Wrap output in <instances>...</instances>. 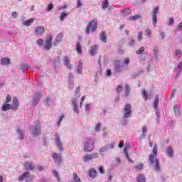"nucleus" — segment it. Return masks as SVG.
Listing matches in <instances>:
<instances>
[{
    "mask_svg": "<svg viewBox=\"0 0 182 182\" xmlns=\"http://www.w3.org/2000/svg\"><path fill=\"white\" fill-rule=\"evenodd\" d=\"M73 181L74 182H82L80 180V178H79V176H77V173H73Z\"/></svg>",
    "mask_w": 182,
    "mask_h": 182,
    "instance_id": "obj_31",
    "label": "nucleus"
},
{
    "mask_svg": "<svg viewBox=\"0 0 182 182\" xmlns=\"http://www.w3.org/2000/svg\"><path fill=\"white\" fill-rule=\"evenodd\" d=\"M91 32H96L97 31V20H92L89 22V23L87 25L86 29H85V33L87 35H89Z\"/></svg>",
    "mask_w": 182,
    "mask_h": 182,
    "instance_id": "obj_2",
    "label": "nucleus"
},
{
    "mask_svg": "<svg viewBox=\"0 0 182 182\" xmlns=\"http://www.w3.org/2000/svg\"><path fill=\"white\" fill-rule=\"evenodd\" d=\"M142 97L144 100H147L149 99V95H147V91L146 90H142Z\"/></svg>",
    "mask_w": 182,
    "mask_h": 182,
    "instance_id": "obj_33",
    "label": "nucleus"
},
{
    "mask_svg": "<svg viewBox=\"0 0 182 182\" xmlns=\"http://www.w3.org/2000/svg\"><path fill=\"white\" fill-rule=\"evenodd\" d=\"M29 68H30L29 65L23 63L21 64L20 69L21 70H23L24 69H29Z\"/></svg>",
    "mask_w": 182,
    "mask_h": 182,
    "instance_id": "obj_37",
    "label": "nucleus"
},
{
    "mask_svg": "<svg viewBox=\"0 0 182 182\" xmlns=\"http://www.w3.org/2000/svg\"><path fill=\"white\" fill-rule=\"evenodd\" d=\"M1 63L2 65H9V63H11V60H9V58H2Z\"/></svg>",
    "mask_w": 182,
    "mask_h": 182,
    "instance_id": "obj_28",
    "label": "nucleus"
},
{
    "mask_svg": "<svg viewBox=\"0 0 182 182\" xmlns=\"http://www.w3.org/2000/svg\"><path fill=\"white\" fill-rule=\"evenodd\" d=\"M98 48H99V46L97 45H95L91 47L90 53L92 56H94V55L96 54V51L97 50Z\"/></svg>",
    "mask_w": 182,
    "mask_h": 182,
    "instance_id": "obj_22",
    "label": "nucleus"
},
{
    "mask_svg": "<svg viewBox=\"0 0 182 182\" xmlns=\"http://www.w3.org/2000/svg\"><path fill=\"white\" fill-rule=\"evenodd\" d=\"M82 6V1L80 0L77 1V8H80Z\"/></svg>",
    "mask_w": 182,
    "mask_h": 182,
    "instance_id": "obj_60",
    "label": "nucleus"
},
{
    "mask_svg": "<svg viewBox=\"0 0 182 182\" xmlns=\"http://www.w3.org/2000/svg\"><path fill=\"white\" fill-rule=\"evenodd\" d=\"M53 9V4H48L47 7V11H52Z\"/></svg>",
    "mask_w": 182,
    "mask_h": 182,
    "instance_id": "obj_48",
    "label": "nucleus"
},
{
    "mask_svg": "<svg viewBox=\"0 0 182 182\" xmlns=\"http://www.w3.org/2000/svg\"><path fill=\"white\" fill-rule=\"evenodd\" d=\"M124 64L127 65L128 63H130V60L129 58H126L124 60Z\"/></svg>",
    "mask_w": 182,
    "mask_h": 182,
    "instance_id": "obj_58",
    "label": "nucleus"
},
{
    "mask_svg": "<svg viewBox=\"0 0 182 182\" xmlns=\"http://www.w3.org/2000/svg\"><path fill=\"white\" fill-rule=\"evenodd\" d=\"M143 164L142 163H139L136 166H134L135 171L139 172V171H141L143 170Z\"/></svg>",
    "mask_w": 182,
    "mask_h": 182,
    "instance_id": "obj_23",
    "label": "nucleus"
},
{
    "mask_svg": "<svg viewBox=\"0 0 182 182\" xmlns=\"http://www.w3.org/2000/svg\"><path fill=\"white\" fill-rule=\"evenodd\" d=\"M122 70V68L121 67H116L115 68V72H120Z\"/></svg>",
    "mask_w": 182,
    "mask_h": 182,
    "instance_id": "obj_63",
    "label": "nucleus"
},
{
    "mask_svg": "<svg viewBox=\"0 0 182 182\" xmlns=\"http://www.w3.org/2000/svg\"><path fill=\"white\" fill-rule=\"evenodd\" d=\"M159 102H160V100L159 99V96L156 95L155 96V100L154 102V107L155 109H157L158 106H159Z\"/></svg>",
    "mask_w": 182,
    "mask_h": 182,
    "instance_id": "obj_26",
    "label": "nucleus"
},
{
    "mask_svg": "<svg viewBox=\"0 0 182 182\" xmlns=\"http://www.w3.org/2000/svg\"><path fill=\"white\" fill-rule=\"evenodd\" d=\"M157 158V144H154L152 149V154L149 155V161L154 167L155 171H160V162Z\"/></svg>",
    "mask_w": 182,
    "mask_h": 182,
    "instance_id": "obj_1",
    "label": "nucleus"
},
{
    "mask_svg": "<svg viewBox=\"0 0 182 182\" xmlns=\"http://www.w3.org/2000/svg\"><path fill=\"white\" fill-rule=\"evenodd\" d=\"M11 95H7L6 96V104L9 103V102H11Z\"/></svg>",
    "mask_w": 182,
    "mask_h": 182,
    "instance_id": "obj_52",
    "label": "nucleus"
},
{
    "mask_svg": "<svg viewBox=\"0 0 182 182\" xmlns=\"http://www.w3.org/2000/svg\"><path fill=\"white\" fill-rule=\"evenodd\" d=\"M89 176L91 178H96L97 176V171L93 168H91L89 171Z\"/></svg>",
    "mask_w": 182,
    "mask_h": 182,
    "instance_id": "obj_17",
    "label": "nucleus"
},
{
    "mask_svg": "<svg viewBox=\"0 0 182 182\" xmlns=\"http://www.w3.org/2000/svg\"><path fill=\"white\" fill-rule=\"evenodd\" d=\"M140 18H141V16L139 14H136V15L129 17L128 19L129 21H137V19H140Z\"/></svg>",
    "mask_w": 182,
    "mask_h": 182,
    "instance_id": "obj_29",
    "label": "nucleus"
},
{
    "mask_svg": "<svg viewBox=\"0 0 182 182\" xmlns=\"http://www.w3.org/2000/svg\"><path fill=\"white\" fill-rule=\"evenodd\" d=\"M138 182H146V176L144 175H139L136 177Z\"/></svg>",
    "mask_w": 182,
    "mask_h": 182,
    "instance_id": "obj_24",
    "label": "nucleus"
},
{
    "mask_svg": "<svg viewBox=\"0 0 182 182\" xmlns=\"http://www.w3.org/2000/svg\"><path fill=\"white\" fill-rule=\"evenodd\" d=\"M98 170L101 174H105V169L103 168V166H100Z\"/></svg>",
    "mask_w": 182,
    "mask_h": 182,
    "instance_id": "obj_53",
    "label": "nucleus"
},
{
    "mask_svg": "<svg viewBox=\"0 0 182 182\" xmlns=\"http://www.w3.org/2000/svg\"><path fill=\"white\" fill-rule=\"evenodd\" d=\"M110 149V146H104L100 149V153L102 156H104L105 153H107L109 151V149Z\"/></svg>",
    "mask_w": 182,
    "mask_h": 182,
    "instance_id": "obj_21",
    "label": "nucleus"
},
{
    "mask_svg": "<svg viewBox=\"0 0 182 182\" xmlns=\"http://www.w3.org/2000/svg\"><path fill=\"white\" fill-rule=\"evenodd\" d=\"M106 73H107V76H112V70H107Z\"/></svg>",
    "mask_w": 182,
    "mask_h": 182,
    "instance_id": "obj_57",
    "label": "nucleus"
},
{
    "mask_svg": "<svg viewBox=\"0 0 182 182\" xmlns=\"http://www.w3.org/2000/svg\"><path fill=\"white\" fill-rule=\"evenodd\" d=\"M160 11V9L159 8V6H156L152 14V21H153V23L154 25H156V23H157V14H159V11Z\"/></svg>",
    "mask_w": 182,
    "mask_h": 182,
    "instance_id": "obj_11",
    "label": "nucleus"
},
{
    "mask_svg": "<svg viewBox=\"0 0 182 182\" xmlns=\"http://www.w3.org/2000/svg\"><path fill=\"white\" fill-rule=\"evenodd\" d=\"M166 154L169 156V157H173V148L171 147H168L166 149Z\"/></svg>",
    "mask_w": 182,
    "mask_h": 182,
    "instance_id": "obj_32",
    "label": "nucleus"
},
{
    "mask_svg": "<svg viewBox=\"0 0 182 182\" xmlns=\"http://www.w3.org/2000/svg\"><path fill=\"white\" fill-rule=\"evenodd\" d=\"M125 86V90H124V96L125 97H127V96H129V95H130V86L129 85V84H124Z\"/></svg>",
    "mask_w": 182,
    "mask_h": 182,
    "instance_id": "obj_18",
    "label": "nucleus"
},
{
    "mask_svg": "<svg viewBox=\"0 0 182 182\" xmlns=\"http://www.w3.org/2000/svg\"><path fill=\"white\" fill-rule=\"evenodd\" d=\"M54 141H55L56 146L59 149V151H62L63 148L62 147V141H60V137L59 136L58 134H55Z\"/></svg>",
    "mask_w": 182,
    "mask_h": 182,
    "instance_id": "obj_8",
    "label": "nucleus"
},
{
    "mask_svg": "<svg viewBox=\"0 0 182 182\" xmlns=\"http://www.w3.org/2000/svg\"><path fill=\"white\" fill-rule=\"evenodd\" d=\"M102 127V124L101 123H98L95 127V130H96V132H99V130H100V128Z\"/></svg>",
    "mask_w": 182,
    "mask_h": 182,
    "instance_id": "obj_46",
    "label": "nucleus"
},
{
    "mask_svg": "<svg viewBox=\"0 0 182 182\" xmlns=\"http://www.w3.org/2000/svg\"><path fill=\"white\" fill-rule=\"evenodd\" d=\"M23 180H26V182H31L32 178H31V173L28 171L24 172L18 178V181H22Z\"/></svg>",
    "mask_w": 182,
    "mask_h": 182,
    "instance_id": "obj_5",
    "label": "nucleus"
},
{
    "mask_svg": "<svg viewBox=\"0 0 182 182\" xmlns=\"http://www.w3.org/2000/svg\"><path fill=\"white\" fill-rule=\"evenodd\" d=\"M101 6L103 8V9H106V8L109 6V1L107 0L105 1L102 3Z\"/></svg>",
    "mask_w": 182,
    "mask_h": 182,
    "instance_id": "obj_36",
    "label": "nucleus"
},
{
    "mask_svg": "<svg viewBox=\"0 0 182 182\" xmlns=\"http://www.w3.org/2000/svg\"><path fill=\"white\" fill-rule=\"evenodd\" d=\"M34 33L37 36H39L41 35H43V33H45V27L40 26L36 27L35 30H34Z\"/></svg>",
    "mask_w": 182,
    "mask_h": 182,
    "instance_id": "obj_10",
    "label": "nucleus"
},
{
    "mask_svg": "<svg viewBox=\"0 0 182 182\" xmlns=\"http://www.w3.org/2000/svg\"><path fill=\"white\" fill-rule=\"evenodd\" d=\"M18 107H19V102H18V98H13V104L11 105L12 110H18Z\"/></svg>",
    "mask_w": 182,
    "mask_h": 182,
    "instance_id": "obj_14",
    "label": "nucleus"
},
{
    "mask_svg": "<svg viewBox=\"0 0 182 182\" xmlns=\"http://www.w3.org/2000/svg\"><path fill=\"white\" fill-rule=\"evenodd\" d=\"M73 109L75 112V113H79V109L77 108V105L75 102H73Z\"/></svg>",
    "mask_w": 182,
    "mask_h": 182,
    "instance_id": "obj_47",
    "label": "nucleus"
},
{
    "mask_svg": "<svg viewBox=\"0 0 182 182\" xmlns=\"http://www.w3.org/2000/svg\"><path fill=\"white\" fill-rule=\"evenodd\" d=\"M124 119L132 117V105L130 104L125 105L124 107Z\"/></svg>",
    "mask_w": 182,
    "mask_h": 182,
    "instance_id": "obj_4",
    "label": "nucleus"
},
{
    "mask_svg": "<svg viewBox=\"0 0 182 182\" xmlns=\"http://www.w3.org/2000/svg\"><path fill=\"white\" fill-rule=\"evenodd\" d=\"M52 36L49 35L48 37L46 38V43L44 45V49H46V50H49L50 48H52Z\"/></svg>",
    "mask_w": 182,
    "mask_h": 182,
    "instance_id": "obj_7",
    "label": "nucleus"
},
{
    "mask_svg": "<svg viewBox=\"0 0 182 182\" xmlns=\"http://www.w3.org/2000/svg\"><path fill=\"white\" fill-rule=\"evenodd\" d=\"M63 60L64 62L65 66H66V68L69 70H72V69H73V65H72V63H70V60L69 59V57L64 56Z\"/></svg>",
    "mask_w": 182,
    "mask_h": 182,
    "instance_id": "obj_9",
    "label": "nucleus"
},
{
    "mask_svg": "<svg viewBox=\"0 0 182 182\" xmlns=\"http://www.w3.org/2000/svg\"><path fill=\"white\" fill-rule=\"evenodd\" d=\"M93 149H95V141L91 139H87L84 144V150L90 152Z\"/></svg>",
    "mask_w": 182,
    "mask_h": 182,
    "instance_id": "obj_3",
    "label": "nucleus"
},
{
    "mask_svg": "<svg viewBox=\"0 0 182 182\" xmlns=\"http://www.w3.org/2000/svg\"><path fill=\"white\" fill-rule=\"evenodd\" d=\"M174 23V18H171L169 20H168V25L169 26H173V24Z\"/></svg>",
    "mask_w": 182,
    "mask_h": 182,
    "instance_id": "obj_44",
    "label": "nucleus"
},
{
    "mask_svg": "<svg viewBox=\"0 0 182 182\" xmlns=\"http://www.w3.org/2000/svg\"><path fill=\"white\" fill-rule=\"evenodd\" d=\"M173 112H174V113H178V105H174Z\"/></svg>",
    "mask_w": 182,
    "mask_h": 182,
    "instance_id": "obj_50",
    "label": "nucleus"
},
{
    "mask_svg": "<svg viewBox=\"0 0 182 182\" xmlns=\"http://www.w3.org/2000/svg\"><path fill=\"white\" fill-rule=\"evenodd\" d=\"M122 12L124 16H127V15H130L132 14V10L130 9H124Z\"/></svg>",
    "mask_w": 182,
    "mask_h": 182,
    "instance_id": "obj_25",
    "label": "nucleus"
},
{
    "mask_svg": "<svg viewBox=\"0 0 182 182\" xmlns=\"http://www.w3.org/2000/svg\"><path fill=\"white\" fill-rule=\"evenodd\" d=\"M122 90H123V86H122L120 85H117V87L116 88L117 95H120V93L122 92Z\"/></svg>",
    "mask_w": 182,
    "mask_h": 182,
    "instance_id": "obj_34",
    "label": "nucleus"
},
{
    "mask_svg": "<svg viewBox=\"0 0 182 182\" xmlns=\"http://www.w3.org/2000/svg\"><path fill=\"white\" fill-rule=\"evenodd\" d=\"M52 157L55 161V163H56L57 164H60V163H62V156H60V154L53 153L52 154Z\"/></svg>",
    "mask_w": 182,
    "mask_h": 182,
    "instance_id": "obj_13",
    "label": "nucleus"
},
{
    "mask_svg": "<svg viewBox=\"0 0 182 182\" xmlns=\"http://www.w3.org/2000/svg\"><path fill=\"white\" fill-rule=\"evenodd\" d=\"M32 134L33 136H38V134H41V122L39 120L36 122V127L32 129Z\"/></svg>",
    "mask_w": 182,
    "mask_h": 182,
    "instance_id": "obj_6",
    "label": "nucleus"
},
{
    "mask_svg": "<svg viewBox=\"0 0 182 182\" xmlns=\"http://www.w3.org/2000/svg\"><path fill=\"white\" fill-rule=\"evenodd\" d=\"M63 38V33H60L58 35L57 38H55V41L53 42L54 46H58L59 45V42H62Z\"/></svg>",
    "mask_w": 182,
    "mask_h": 182,
    "instance_id": "obj_15",
    "label": "nucleus"
},
{
    "mask_svg": "<svg viewBox=\"0 0 182 182\" xmlns=\"http://www.w3.org/2000/svg\"><path fill=\"white\" fill-rule=\"evenodd\" d=\"M37 43L38 45H39L40 46H42V45H43V39L40 38L37 41Z\"/></svg>",
    "mask_w": 182,
    "mask_h": 182,
    "instance_id": "obj_49",
    "label": "nucleus"
},
{
    "mask_svg": "<svg viewBox=\"0 0 182 182\" xmlns=\"http://www.w3.org/2000/svg\"><path fill=\"white\" fill-rule=\"evenodd\" d=\"M91 159L93 160L94 159H99V154L98 153H93L90 154Z\"/></svg>",
    "mask_w": 182,
    "mask_h": 182,
    "instance_id": "obj_41",
    "label": "nucleus"
},
{
    "mask_svg": "<svg viewBox=\"0 0 182 182\" xmlns=\"http://www.w3.org/2000/svg\"><path fill=\"white\" fill-rule=\"evenodd\" d=\"M178 31H182V21L178 26Z\"/></svg>",
    "mask_w": 182,
    "mask_h": 182,
    "instance_id": "obj_61",
    "label": "nucleus"
},
{
    "mask_svg": "<svg viewBox=\"0 0 182 182\" xmlns=\"http://www.w3.org/2000/svg\"><path fill=\"white\" fill-rule=\"evenodd\" d=\"M82 66H78V68L77 69V73H79L80 75H82Z\"/></svg>",
    "mask_w": 182,
    "mask_h": 182,
    "instance_id": "obj_55",
    "label": "nucleus"
},
{
    "mask_svg": "<svg viewBox=\"0 0 182 182\" xmlns=\"http://www.w3.org/2000/svg\"><path fill=\"white\" fill-rule=\"evenodd\" d=\"M17 132L19 134V139H21V140H23V131H22L21 129H18Z\"/></svg>",
    "mask_w": 182,
    "mask_h": 182,
    "instance_id": "obj_39",
    "label": "nucleus"
},
{
    "mask_svg": "<svg viewBox=\"0 0 182 182\" xmlns=\"http://www.w3.org/2000/svg\"><path fill=\"white\" fill-rule=\"evenodd\" d=\"M137 39L140 42L143 40V33L139 32L138 36H137Z\"/></svg>",
    "mask_w": 182,
    "mask_h": 182,
    "instance_id": "obj_42",
    "label": "nucleus"
},
{
    "mask_svg": "<svg viewBox=\"0 0 182 182\" xmlns=\"http://www.w3.org/2000/svg\"><path fill=\"white\" fill-rule=\"evenodd\" d=\"M66 16H68V14L62 13L60 16V21H63L65 19V18H66Z\"/></svg>",
    "mask_w": 182,
    "mask_h": 182,
    "instance_id": "obj_45",
    "label": "nucleus"
},
{
    "mask_svg": "<svg viewBox=\"0 0 182 182\" xmlns=\"http://www.w3.org/2000/svg\"><path fill=\"white\" fill-rule=\"evenodd\" d=\"M33 21H35L34 18H30L24 22V25L26 26H31V25H32V23H33Z\"/></svg>",
    "mask_w": 182,
    "mask_h": 182,
    "instance_id": "obj_27",
    "label": "nucleus"
},
{
    "mask_svg": "<svg viewBox=\"0 0 182 182\" xmlns=\"http://www.w3.org/2000/svg\"><path fill=\"white\" fill-rule=\"evenodd\" d=\"M142 52H144V47H141L139 50L136 51V53L137 55H140V53H142Z\"/></svg>",
    "mask_w": 182,
    "mask_h": 182,
    "instance_id": "obj_43",
    "label": "nucleus"
},
{
    "mask_svg": "<svg viewBox=\"0 0 182 182\" xmlns=\"http://www.w3.org/2000/svg\"><path fill=\"white\" fill-rule=\"evenodd\" d=\"M23 166L27 171H32L35 170V165L31 162H26L23 164Z\"/></svg>",
    "mask_w": 182,
    "mask_h": 182,
    "instance_id": "obj_12",
    "label": "nucleus"
},
{
    "mask_svg": "<svg viewBox=\"0 0 182 182\" xmlns=\"http://www.w3.org/2000/svg\"><path fill=\"white\" fill-rule=\"evenodd\" d=\"M130 46H133L134 45V40L132 39L129 42Z\"/></svg>",
    "mask_w": 182,
    "mask_h": 182,
    "instance_id": "obj_59",
    "label": "nucleus"
},
{
    "mask_svg": "<svg viewBox=\"0 0 182 182\" xmlns=\"http://www.w3.org/2000/svg\"><path fill=\"white\" fill-rule=\"evenodd\" d=\"M37 170L38 171H42V170H43V167L41 166H37Z\"/></svg>",
    "mask_w": 182,
    "mask_h": 182,
    "instance_id": "obj_62",
    "label": "nucleus"
},
{
    "mask_svg": "<svg viewBox=\"0 0 182 182\" xmlns=\"http://www.w3.org/2000/svg\"><path fill=\"white\" fill-rule=\"evenodd\" d=\"M64 117H65L63 115L60 116V119H59V121L58 122V126H60V123H62V121L63 120Z\"/></svg>",
    "mask_w": 182,
    "mask_h": 182,
    "instance_id": "obj_54",
    "label": "nucleus"
},
{
    "mask_svg": "<svg viewBox=\"0 0 182 182\" xmlns=\"http://www.w3.org/2000/svg\"><path fill=\"white\" fill-rule=\"evenodd\" d=\"M107 36H106V33H105V31H102L100 34V41H102V42H104V43H106V42H107Z\"/></svg>",
    "mask_w": 182,
    "mask_h": 182,
    "instance_id": "obj_19",
    "label": "nucleus"
},
{
    "mask_svg": "<svg viewBox=\"0 0 182 182\" xmlns=\"http://www.w3.org/2000/svg\"><path fill=\"white\" fill-rule=\"evenodd\" d=\"M142 133L144 134H146V133H147V127H142Z\"/></svg>",
    "mask_w": 182,
    "mask_h": 182,
    "instance_id": "obj_56",
    "label": "nucleus"
},
{
    "mask_svg": "<svg viewBox=\"0 0 182 182\" xmlns=\"http://www.w3.org/2000/svg\"><path fill=\"white\" fill-rule=\"evenodd\" d=\"M76 49L77 53H82V45L80 44V43H77Z\"/></svg>",
    "mask_w": 182,
    "mask_h": 182,
    "instance_id": "obj_35",
    "label": "nucleus"
},
{
    "mask_svg": "<svg viewBox=\"0 0 182 182\" xmlns=\"http://www.w3.org/2000/svg\"><path fill=\"white\" fill-rule=\"evenodd\" d=\"M178 68L179 70H181V69H182V61L179 63V65H178Z\"/></svg>",
    "mask_w": 182,
    "mask_h": 182,
    "instance_id": "obj_64",
    "label": "nucleus"
},
{
    "mask_svg": "<svg viewBox=\"0 0 182 182\" xmlns=\"http://www.w3.org/2000/svg\"><path fill=\"white\" fill-rule=\"evenodd\" d=\"M176 56H178V58H181V50H176Z\"/></svg>",
    "mask_w": 182,
    "mask_h": 182,
    "instance_id": "obj_51",
    "label": "nucleus"
},
{
    "mask_svg": "<svg viewBox=\"0 0 182 182\" xmlns=\"http://www.w3.org/2000/svg\"><path fill=\"white\" fill-rule=\"evenodd\" d=\"M145 36H146L147 38H150V36H151V30L150 29H146L145 30Z\"/></svg>",
    "mask_w": 182,
    "mask_h": 182,
    "instance_id": "obj_38",
    "label": "nucleus"
},
{
    "mask_svg": "<svg viewBox=\"0 0 182 182\" xmlns=\"http://www.w3.org/2000/svg\"><path fill=\"white\" fill-rule=\"evenodd\" d=\"M129 150H130V146L126 145V146H125V148H124V151L126 156L129 155V152H128Z\"/></svg>",
    "mask_w": 182,
    "mask_h": 182,
    "instance_id": "obj_40",
    "label": "nucleus"
},
{
    "mask_svg": "<svg viewBox=\"0 0 182 182\" xmlns=\"http://www.w3.org/2000/svg\"><path fill=\"white\" fill-rule=\"evenodd\" d=\"M83 160L85 163H87V161H90L92 159V156L90 154H86L83 157Z\"/></svg>",
    "mask_w": 182,
    "mask_h": 182,
    "instance_id": "obj_30",
    "label": "nucleus"
},
{
    "mask_svg": "<svg viewBox=\"0 0 182 182\" xmlns=\"http://www.w3.org/2000/svg\"><path fill=\"white\" fill-rule=\"evenodd\" d=\"M9 109H12V105L10 104L4 103L2 107L3 112H7Z\"/></svg>",
    "mask_w": 182,
    "mask_h": 182,
    "instance_id": "obj_20",
    "label": "nucleus"
},
{
    "mask_svg": "<svg viewBox=\"0 0 182 182\" xmlns=\"http://www.w3.org/2000/svg\"><path fill=\"white\" fill-rule=\"evenodd\" d=\"M41 97V92H38L33 100V105L34 106H36L38 105V102H39V99Z\"/></svg>",
    "mask_w": 182,
    "mask_h": 182,
    "instance_id": "obj_16",
    "label": "nucleus"
}]
</instances>
